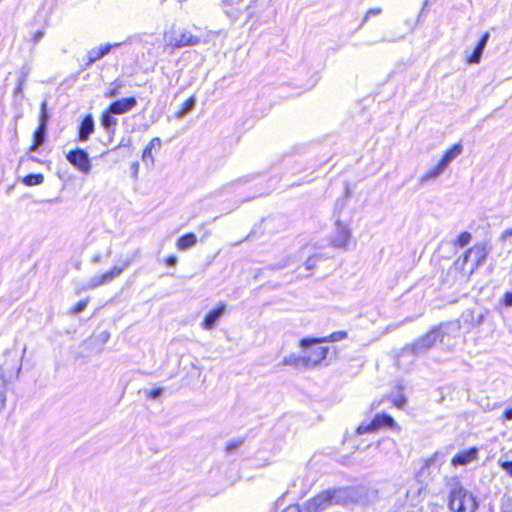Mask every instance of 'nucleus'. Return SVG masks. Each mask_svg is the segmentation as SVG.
<instances>
[{"mask_svg":"<svg viewBox=\"0 0 512 512\" xmlns=\"http://www.w3.org/2000/svg\"><path fill=\"white\" fill-rule=\"evenodd\" d=\"M462 325L459 321H446L433 326L426 334L407 344L401 351V356L426 355L437 343L446 345L451 339L459 336Z\"/></svg>","mask_w":512,"mask_h":512,"instance_id":"f257e3e1","label":"nucleus"},{"mask_svg":"<svg viewBox=\"0 0 512 512\" xmlns=\"http://www.w3.org/2000/svg\"><path fill=\"white\" fill-rule=\"evenodd\" d=\"M353 502L352 491L347 487L324 490L301 506L289 505L282 512H324L335 505H348Z\"/></svg>","mask_w":512,"mask_h":512,"instance_id":"f03ea898","label":"nucleus"},{"mask_svg":"<svg viewBox=\"0 0 512 512\" xmlns=\"http://www.w3.org/2000/svg\"><path fill=\"white\" fill-rule=\"evenodd\" d=\"M448 507L452 512H475L478 509L476 497L463 487L458 477L448 479Z\"/></svg>","mask_w":512,"mask_h":512,"instance_id":"7ed1b4c3","label":"nucleus"},{"mask_svg":"<svg viewBox=\"0 0 512 512\" xmlns=\"http://www.w3.org/2000/svg\"><path fill=\"white\" fill-rule=\"evenodd\" d=\"M165 39L172 47L181 48L185 46H195L200 43H207L208 35H195L192 32L183 29L180 31H171L166 33Z\"/></svg>","mask_w":512,"mask_h":512,"instance_id":"20e7f679","label":"nucleus"},{"mask_svg":"<svg viewBox=\"0 0 512 512\" xmlns=\"http://www.w3.org/2000/svg\"><path fill=\"white\" fill-rule=\"evenodd\" d=\"M489 253V249L485 243H477L473 247H471L463 257L459 258L456 262L462 269H464L465 265L468 262H472L470 274H472L476 269L481 267L487 258Z\"/></svg>","mask_w":512,"mask_h":512,"instance_id":"39448f33","label":"nucleus"},{"mask_svg":"<svg viewBox=\"0 0 512 512\" xmlns=\"http://www.w3.org/2000/svg\"><path fill=\"white\" fill-rule=\"evenodd\" d=\"M128 111V98L116 100L102 113L101 125L103 128H112L117 125L116 116Z\"/></svg>","mask_w":512,"mask_h":512,"instance_id":"423d86ee","label":"nucleus"},{"mask_svg":"<svg viewBox=\"0 0 512 512\" xmlns=\"http://www.w3.org/2000/svg\"><path fill=\"white\" fill-rule=\"evenodd\" d=\"M381 428H398L397 423L392 416L386 413H378L368 424H361L357 428V434L362 435L367 432H375Z\"/></svg>","mask_w":512,"mask_h":512,"instance_id":"0eeeda50","label":"nucleus"},{"mask_svg":"<svg viewBox=\"0 0 512 512\" xmlns=\"http://www.w3.org/2000/svg\"><path fill=\"white\" fill-rule=\"evenodd\" d=\"M110 256V239L109 236L105 233L99 234L95 238V251L92 255L93 263H100L104 259H107Z\"/></svg>","mask_w":512,"mask_h":512,"instance_id":"6e6552de","label":"nucleus"},{"mask_svg":"<svg viewBox=\"0 0 512 512\" xmlns=\"http://www.w3.org/2000/svg\"><path fill=\"white\" fill-rule=\"evenodd\" d=\"M489 39L490 33L486 31L481 35L471 52L465 51V60L468 64H479L481 62L483 52Z\"/></svg>","mask_w":512,"mask_h":512,"instance_id":"1a4fd4ad","label":"nucleus"},{"mask_svg":"<svg viewBox=\"0 0 512 512\" xmlns=\"http://www.w3.org/2000/svg\"><path fill=\"white\" fill-rule=\"evenodd\" d=\"M67 160L81 172L88 174L91 169L90 160L88 154L82 149H76L70 151L67 156Z\"/></svg>","mask_w":512,"mask_h":512,"instance_id":"9d476101","label":"nucleus"},{"mask_svg":"<svg viewBox=\"0 0 512 512\" xmlns=\"http://www.w3.org/2000/svg\"><path fill=\"white\" fill-rule=\"evenodd\" d=\"M348 334L346 331L340 330L331 333L326 337L321 338H303L300 340V347L303 349H308L312 345L320 344V343H328V342H338L343 339H346Z\"/></svg>","mask_w":512,"mask_h":512,"instance_id":"9b49d317","label":"nucleus"},{"mask_svg":"<svg viewBox=\"0 0 512 512\" xmlns=\"http://www.w3.org/2000/svg\"><path fill=\"white\" fill-rule=\"evenodd\" d=\"M124 271L123 267H113L110 271L93 276L83 289H94L100 285L110 283Z\"/></svg>","mask_w":512,"mask_h":512,"instance_id":"f8f14e48","label":"nucleus"},{"mask_svg":"<svg viewBox=\"0 0 512 512\" xmlns=\"http://www.w3.org/2000/svg\"><path fill=\"white\" fill-rule=\"evenodd\" d=\"M350 229L342 224L339 220L336 221V228L332 237V245L337 248H345L350 240Z\"/></svg>","mask_w":512,"mask_h":512,"instance_id":"ddd939ff","label":"nucleus"},{"mask_svg":"<svg viewBox=\"0 0 512 512\" xmlns=\"http://www.w3.org/2000/svg\"><path fill=\"white\" fill-rule=\"evenodd\" d=\"M438 456L439 453L435 452L431 457L423 460V464L417 472V478L420 481H425L435 470L439 469L440 464H437Z\"/></svg>","mask_w":512,"mask_h":512,"instance_id":"4468645a","label":"nucleus"},{"mask_svg":"<svg viewBox=\"0 0 512 512\" xmlns=\"http://www.w3.org/2000/svg\"><path fill=\"white\" fill-rule=\"evenodd\" d=\"M226 311V305L222 302H220L216 308L212 309L207 313L205 316L202 327L205 330H211L213 329L217 322L220 320V318L225 314Z\"/></svg>","mask_w":512,"mask_h":512,"instance_id":"2eb2a0df","label":"nucleus"},{"mask_svg":"<svg viewBox=\"0 0 512 512\" xmlns=\"http://www.w3.org/2000/svg\"><path fill=\"white\" fill-rule=\"evenodd\" d=\"M307 350H309L308 354L305 355L308 367H315L320 364L326 357L329 352L328 347L316 346L312 345Z\"/></svg>","mask_w":512,"mask_h":512,"instance_id":"dca6fc26","label":"nucleus"},{"mask_svg":"<svg viewBox=\"0 0 512 512\" xmlns=\"http://www.w3.org/2000/svg\"><path fill=\"white\" fill-rule=\"evenodd\" d=\"M478 456V449L476 447H471L468 450L461 451L457 453L451 460V464L454 467L458 466H466Z\"/></svg>","mask_w":512,"mask_h":512,"instance_id":"f3484780","label":"nucleus"},{"mask_svg":"<svg viewBox=\"0 0 512 512\" xmlns=\"http://www.w3.org/2000/svg\"><path fill=\"white\" fill-rule=\"evenodd\" d=\"M120 45L119 43H115V44H105V45H101L99 47H96V48H93L91 50L88 51L87 53V62L85 63V67H89L90 65H92L94 62H96L97 60L103 58L105 55H107L111 48L112 47H116Z\"/></svg>","mask_w":512,"mask_h":512,"instance_id":"a211bd4d","label":"nucleus"},{"mask_svg":"<svg viewBox=\"0 0 512 512\" xmlns=\"http://www.w3.org/2000/svg\"><path fill=\"white\" fill-rule=\"evenodd\" d=\"M485 314L478 313L475 314L472 310H466L462 313L461 319L458 320L460 323L463 322L469 329L473 327H478L484 322Z\"/></svg>","mask_w":512,"mask_h":512,"instance_id":"6ab92c4d","label":"nucleus"},{"mask_svg":"<svg viewBox=\"0 0 512 512\" xmlns=\"http://www.w3.org/2000/svg\"><path fill=\"white\" fill-rule=\"evenodd\" d=\"M160 147H161V139L158 137H155L150 141L149 145L145 148V150L143 151V154H142V160L147 166L153 165L154 159L152 156V151L153 150L157 151L160 149Z\"/></svg>","mask_w":512,"mask_h":512,"instance_id":"aec40b11","label":"nucleus"},{"mask_svg":"<svg viewBox=\"0 0 512 512\" xmlns=\"http://www.w3.org/2000/svg\"><path fill=\"white\" fill-rule=\"evenodd\" d=\"M7 376L11 378L9 372L0 367V412L5 408L6 405V393L8 383V380L6 378Z\"/></svg>","mask_w":512,"mask_h":512,"instance_id":"412c9836","label":"nucleus"},{"mask_svg":"<svg viewBox=\"0 0 512 512\" xmlns=\"http://www.w3.org/2000/svg\"><path fill=\"white\" fill-rule=\"evenodd\" d=\"M462 151L463 146L460 143H456L445 152L440 162L447 168L449 164L462 153Z\"/></svg>","mask_w":512,"mask_h":512,"instance_id":"4be33fe9","label":"nucleus"},{"mask_svg":"<svg viewBox=\"0 0 512 512\" xmlns=\"http://www.w3.org/2000/svg\"><path fill=\"white\" fill-rule=\"evenodd\" d=\"M282 364L286 366H293L298 369L309 368L305 355L298 356L296 354H291L283 359Z\"/></svg>","mask_w":512,"mask_h":512,"instance_id":"5701e85b","label":"nucleus"},{"mask_svg":"<svg viewBox=\"0 0 512 512\" xmlns=\"http://www.w3.org/2000/svg\"><path fill=\"white\" fill-rule=\"evenodd\" d=\"M446 170V167L445 165H443L440 161L438 162V164L433 167L432 169H430L429 171H427L421 178H420V183L421 184H425V183H428L429 181H432V180H435L436 178H438L444 171Z\"/></svg>","mask_w":512,"mask_h":512,"instance_id":"b1692460","label":"nucleus"},{"mask_svg":"<svg viewBox=\"0 0 512 512\" xmlns=\"http://www.w3.org/2000/svg\"><path fill=\"white\" fill-rule=\"evenodd\" d=\"M197 99L195 95L190 96L186 101H184L179 109L175 112L176 117L182 118L185 117L188 113L194 110L196 106Z\"/></svg>","mask_w":512,"mask_h":512,"instance_id":"393cba45","label":"nucleus"},{"mask_svg":"<svg viewBox=\"0 0 512 512\" xmlns=\"http://www.w3.org/2000/svg\"><path fill=\"white\" fill-rule=\"evenodd\" d=\"M197 243V237L194 233H186L177 240V248L179 250H187Z\"/></svg>","mask_w":512,"mask_h":512,"instance_id":"a878e982","label":"nucleus"},{"mask_svg":"<svg viewBox=\"0 0 512 512\" xmlns=\"http://www.w3.org/2000/svg\"><path fill=\"white\" fill-rule=\"evenodd\" d=\"M27 75H28V72L26 70L22 69L20 71L18 83H17V86L15 87L14 93H13L15 103L18 101H21L24 98L23 86L26 81Z\"/></svg>","mask_w":512,"mask_h":512,"instance_id":"bb28decb","label":"nucleus"},{"mask_svg":"<svg viewBox=\"0 0 512 512\" xmlns=\"http://www.w3.org/2000/svg\"><path fill=\"white\" fill-rule=\"evenodd\" d=\"M46 141V130H35L30 151L36 152Z\"/></svg>","mask_w":512,"mask_h":512,"instance_id":"cd10ccee","label":"nucleus"},{"mask_svg":"<svg viewBox=\"0 0 512 512\" xmlns=\"http://www.w3.org/2000/svg\"><path fill=\"white\" fill-rule=\"evenodd\" d=\"M48 120H49V114H48V110H47V101L44 100V101H42L41 106H40L39 123H38L37 128H39V129L47 128Z\"/></svg>","mask_w":512,"mask_h":512,"instance_id":"c85d7f7f","label":"nucleus"},{"mask_svg":"<svg viewBox=\"0 0 512 512\" xmlns=\"http://www.w3.org/2000/svg\"><path fill=\"white\" fill-rule=\"evenodd\" d=\"M44 181V176L42 174H29L23 178V183L26 186H35L40 185Z\"/></svg>","mask_w":512,"mask_h":512,"instance_id":"c756f323","label":"nucleus"},{"mask_svg":"<svg viewBox=\"0 0 512 512\" xmlns=\"http://www.w3.org/2000/svg\"><path fill=\"white\" fill-rule=\"evenodd\" d=\"M498 464L508 476L512 477V460L508 459V454L502 455L498 461Z\"/></svg>","mask_w":512,"mask_h":512,"instance_id":"7c9ffc66","label":"nucleus"},{"mask_svg":"<svg viewBox=\"0 0 512 512\" xmlns=\"http://www.w3.org/2000/svg\"><path fill=\"white\" fill-rule=\"evenodd\" d=\"M471 239H472L471 234L469 232L465 231V232H462L457 237L456 244L459 245L460 247H465L466 245H468L470 243Z\"/></svg>","mask_w":512,"mask_h":512,"instance_id":"2f4dec72","label":"nucleus"},{"mask_svg":"<svg viewBox=\"0 0 512 512\" xmlns=\"http://www.w3.org/2000/svg\"><path fill=\"white\" fill-rule=\"evenodd\" d=\"M122 87L120 83L116 80L111 84V87L105 92V97L113 98L119 94V88Z\"/></svg>","mask_w":512,"mask_h":512,"instance_id":"473e14b6","label":"nucleus"},{"mask_svg":"<svg viewBox=\"0 0 512 512\" xmlns=\"http://www.w3.org/2000/svg\"><path fill=\"white\" fill-rule=\"evenodd\" d=\"M381 12H382L381 8H371V9H369L366 12L364 18L362 19L359 28L362 27L369 20V18H371L372 16L379 15V14H381Z\"/></svg>","mask_w":512,"mask_h":512,"instance_id":"72a5a7b5","label":"nucleus"},{"mask_svg":"<svg viewBox=\"0 0 512 512\" xmlns=\"http://www.w3.org/2000/svg\"><path fill=\"white\" fill-rule=\"evenodd\" d=\"M78 128H95L94 127V119H93L92 115H90V114L86 115L82 119Z\"/></svg>","mask_w":512,"mask_h":512,"instance_id":"f704fd0d","label":"nucleus"},{"mask_svg":"<svg viewBox=\"0 0 512 512\" xmlns=\"http://www.w3.org/2000/svg\"><path fill=\"white\" fill-rule=\"evenodd\" d=\"M243 442H244L243 440H235V441L229 442L226 446L227 453L234 452L236 449H238L243 444Z\"/></svg>","mask_w":512,"mask_h":512,"instance_id":"c9c22d12","label":"nucleus"},{"mask_svg":"<svg viewBox=\"0 0 512 512\" xmlns=\"http://www.w3.org/2000/svg\"><path fill=\"white\" fill-rule=\"evenodd\" d=\"M88 301L87 300H81L76 304V306L72 309L73 314H79L83 312L87 306Z\"/></svg>","mask_w":512,"mask_h":512,"instance_id":"e433bc0d","label":"nucleus"},{"mask_svg":"<svg viewBox=\"0 0 512 512\" xmlns=\"http://www.w3.org/2000/svg\"><path fill=\"white\" fill-rule=\"evenodd\" d=\"M110 334L107 331H102L97 336L94 337L93 341L101 342L102 344L106 343L109 340Z\"/></svg>","mask_w":512,"mask_h":512,"instance_id":"4c0bfd02","label":"nucleus"},{"mask_svg":"<svg viewBox=\"0 0 512 512\" xmlns=\"http://www.w3.org/2000/svg\"><path fill=\"white\" fill-rule=\"evenodd\" d=\"M317 260H318V256L317 255L309 257L306 260V262H305L306 269L307 270H312L316 266Z\"/></svg>","mask_w":512,"mask_h":512,"instance_id":"58836bf2","label":"nucleus"},{"mask_svg":"<svg viewBox=\"0 0 512 512\" xmlns=\"http://www.w3.org/2000/svg\"><path fill=\"white\" fill-rule=\"evenodd\" d=\"M502 303L505 307H512V291L504 294Z\"/></svg>","mask_w":512,"mask_h":512,"instance_id":"ea45409f","label":"nucleus"},{"mask_svg":"<svg viewBox=\"0 0 512 512\" xmlns=\"http://www.w3.org/2000/svg\"><path fill=\"white\" fill-rule=\"evenodd\" d=\"M162 393H163L162 388H155L148 392V397L155 400V399H158L162 395Z\"/></svg>","mask_w":512,"mask_h":512,"instance_id":"a19ab883","label":"nucleus"},{"mask_svg":"<svg viewBox=\"0 0 512 512\" xmlns=\"http://www.w3.org/2000/svg\"><path fill=\"white\" fill-rule=\"evenodd\" d=\"M44 35L45 32L43 30H38L32 35L31 41L34 44H37L44 37Z\"/></svg>","mask_w":512,"mask_h":512,"instance_id":"79ce46f5","label":"nucleus"},{"mask_svg":"<svg viewBox=\"0 0 512 512\" xmlns=\"http://www.w3.org/2000/svg\"><path fill=\"white\" fill-rule=\"evenodd\" d=\"M104 135L101 136V141H104V144H108L111 142V132L112 130H102Z\"/></svg>","mask_w":512,"mask_h":512,"instance_id":"37998d69","label":"nucleus"},{"mask_svg":"<svg viewBox=\"0 0 512 512\" xmlns=\"http://www.w3.org/2000/svg\"><path fill=\"white\" fill-rule=\"evenodd\" d=\"M94 130H79V140L86 141Z\"/></svg>","mask_w":512,"mask_h":512,"instance_id":"c03bdc74","label":"nucleus"},{"mask_svg":"<svg viewBox=\"0 0 512 512\" xmlns=\"http://www.w3.org/2000/svg\"><path fill=\"white\" fill-rule=\"evenodd\" d=\"M166 264H167V266H169V267H174V266H176V264H177V257H176V256H174V255H171V256L167 257V259H166Z\"/></svg>","mask_w":512,"mask_h":512,"instance_id":"a18cd8bd","label":"nucleus"},{"mask_svg":"<svg viewBox=\"0 0 512 512\" xmlns=\"http://www.w3.org/2000/svg\"><path fill=\"white\" fill-rule=\"evenodd\" d=\"M255 4L256 2H251L250 5L247 7V13L250 18L255 16Z\"/></svg>","mask_w":512,"mask_h":512,"instance_id":"49530a36","label":"nucleus"},{"mask_svg":"<svg viewBox=\"0 0 512 512\" xmlns=\"http://www.w3.org/2000/svg\"><path fill=\"white\" fill-rule=\"evenodd\" d=\"M503 419L506 421L512 420V407L505 409L503 412Z\"/></svg>","mask_w":512,"mask_h":512,"instance_id":"de8ad7c7","label":"nucleus"},{"mask_svg":"<svg viewBox=\"0 0 512 512\" xmlns=\"http://www.w3.org/2000/svg\"><path fill=\"white\" fill-rule=\"evenodd\" d=\"M406 403V399L401 396L398 400H395L394 401V404L398 407V408H402L404 406V404Z\"/></svg>","mask_w":512,"mask_h":512,"instance_id":"09e8293b","label":"nucleus"},{"mask_svg":"<svg viewBox=\"0 0 512 512\" xmlns=\"http://www.w3.org/2000/svg\"><path fill=\"white\" fill-rule=\"evenodd\" d=\"M287 266H288L287 261H285V262H281V263H278L276 265H273L271 268L274 269V270H280V269H283V268H285Z\"/></svg>","mask_w":512,"mask_h":512,"instance_id":"8fccbe9b","label":"nucleus"},{"mask_svg":"<svg viewBox=\"0 0 512 512\" xmlns=\"http://www.w3.org/2000/svg\"><path fill=\"white\" fill-rule=\"evenodd\" d=\"M512 236V228L511 229H508V230H505L502 235H501V239L502 240H506L507 238L511 237Z\"/></svg>","mask_w":512,"mask_h":512,"instance_id":"3c124183","label":"nucleus"},{"mask_svg":"<svg viewBox=\"0 0 512 512\" xmlns=\"http://www.w3.org/2000/svg\"><path fill=\"white\" fill-rule=\"evenodd\" d=\"M137 100L135 97L130 96V111L136 106Z\"/></svg>","mask_w":512,"mask_h":512,"instance_id":"603ef678","label":"nucleus"},{"mask_svg":"<svg viewBox=\"0 0 512 512\" xmlns=\"http://www.w3.org/2000/svg\"><path fill=\"white\" fill-rule=\"evenodd\" d=\"M428 4H429V3H428V1L426 0V1L424 2L423 8H422V10H421V12H420L419 19H420V18L422 17V15L424 14V11H425L426 7L428 6Z\"/></svg>","mask_w":512,"mask_h":512,"instance_id":"864d4df0","label":"nucleus"},{"mask_svg":"<svg viewBox=\"0 0 512 512\" xmlns=\"http://www.w3.org/2000/svg\"><path fill=\"white\" fill-rule=\"evenodd\" d=\"M20 371H21V364L16 369V374H15L16 377H18Z\"/></svg>","mask_w":512,"mask_h":512,"instance_id":"5fc2aeb1","label":"nucleus"},{"mask_svg":"<svg viewBox=\"0 0 512 512\" xmlns=\"http://www.w3.org/2000/svg\"><path fill=\"white\" fill-rule=\"evenodd\" d=\"M133 168L137 169L138 168V163L133 164Z\"/></svg>","mask_w":512,"mask_h":512,"instance_id":"6e6d98bb","label":"nucleus"},{"mask_svg":"<svg viewBox=\"0 0 512 512\" xmlns=\"http://www.w3.org/2000/svg\"><path fill=\"white\" fill-rule=\"evenodd\" d=\"M346 194H347V196L349 195V188L348 187L346 188Z\"/></svg>","mask_w":512,"mask_h":512,"instance_id":"4d7b16f0","label":"nucleus"},{"mask_svg":"<svg viewBox=\"0 0 512 512\" xmlns=\"http://www.w3.org/2000/svg\"><path fill=\"white\" fill-rule=\"evenodd\" d=\"M3 0H0V3L2 2Z\"/></svg>","mask_w":512,"mask_h":512,"instance_id":"13d9d810","label":"nucleus"}]
</instances>
